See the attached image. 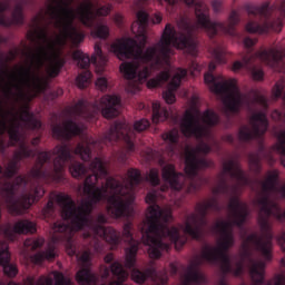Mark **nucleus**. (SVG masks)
<instances>
[{"mask_svg":"<svg viewBox=\"0 0 285 285\" xmlns=\"http://www.w3.org/2000/svg\"><path fill=\"white\" fill-rule=\"evenodd\" d=\"M278 179L279 173L277 169L268 171L267 179L262 185L263 196L257 200L259 208L258 225L264 235L261 236L257 233H252L247 236L243 244L242 261L237 262L235 267H233L230 256L227 254L235 244L233 228L236 226L243 229L249 215L246 204L242 203L236 195L240 187L249 186L250 180L242 169L238 160L229 159L223 164V171L218 175V183L213 189V194L230 198L227 210L232 220L216 223L214 230L220 235L218 246L206 245L204 247L202 257L197 256L188 267L181 285H207V278L200 272L203 261L213 265H219L222 277L218 285H228L226 276L229 274L235 277H242L245 264L249 268L253 285H285L284 274H278L271 281L265 279V262H272L273 259L274 235L271 229L269 218L274 217L279 222H285V209H282L271 198L272 194L277 193L285 198V185L278 188ZM250 245L263 256L265 262L255 258ZM242 285L246 284L243 283Z\"/></svg>","mask_w":285,"mask_h":285,"instance_id":"nucleus-1","label":"nucleus"},{"mask_svg":"<svg viewBox=\"0 0 285 285\" xmlns=\"http://www.w3.org/2000/svg\"><path fill=\"white\" fill-rule=\"evenodd\" d=\"M73 0H48L47 14L49 24L42 27L45 20L43 10L31 19V30L27 37L30 41L38 43L36 52L27 53L30 58L29 67H20L18 73L12 72L8 76L6 82L9 62L13 61L19 51L10 50L8 56L0 51V86L7 99H21L24 96L26 88H36L38 92H45L48 82L39 76L40 69L48 62V75L52 79L60 75L66 59L56 51L57 45H65L70 40L73 46H78L85 39V33L75 26L77 14L81 23L91 29V36L95 38L107 39L109 28L106 24L97 22V17H106L111 11V6H102L96 11L91 1L83 2L77 12L70 8ZM26 0H19L16 3L11 17H7L4 11L10 10V0L0 1V26L11 27L21 26L24 22L23 8ZM7 42V39L0 36V43Z\"/></svg>","mask_w":285,"mask_h":285,"instance_id":"nucleus-2","label":"nucleus"},{"mask_svg":"<svg viewBox=\"0 0 285 285\" xmlns=\"http://www.w3.org/2000/svg\"><path fill=\"white\" fill-rule=\"evenodd\" d=\"M92 174L88 175L83 183V195L86 200L77 206L70 195L60 193L56 196V202L61 208V215L66 223H55L53 230L58 235L53 236L55 243L65 244L69 256H76L78 261L88 267L91 261V252L101 254L104 242L112 249L121 243L120 232L107 224V217L99 214L97 218H91L95 206L99 203H108V213L114 218L129 217L131 205L135 200V189L141 184V173L136 168L127 171V185L109 177L105 163L96 157L89 165Z\"/></svg>","mask_w":285,"mask_h":285,"instance_id":"nucleus-3","label":"nucleus"},{"mask_svg":"<svg viewBox=\"0 0 285 285\" xmlns=\"http://www.w3.org/2000/svg\"><path fill=\"white\" fill-rule=\"evenodd\" d=\"M27 130H40L41 121L35 118L33 114L26 107L20 115L14 109H7L3 100L0 99V155H4L9 146L19 144V148L14 151L13 158L6 166L4 170L0 165V175L4 181L0 184V199L8 212L13 216L22 215L36 202L40 200L45 195L41 185L33 186L30 193H26L29 179L26 176H18L10 181L20 169V161L29 157H37L36 165L30 170V176L35 181H43L45 184H61L65 180V168L69 165V171L76 179H83L88 169L83 164L75 160L77 155L82 161H90L91 148L89 144L79 142L75 150L68 144L58 145L52 151H37L31 149L26 140H21L20 130L22 124ZM1 219V208H0Z\"/></svg>","mask_w":285,"mask_h":285,"instance_id":"nucleus-4","label":"nucleus"},{"mask_svg":"<svg viewBox=\"0 0 285 285\" xmlns=\"http://www.w3.org/2000/svg\"><path fill=\"white\" fill-rule=\"evenodd\" d=\"M187 6L195 7L197 23L183 18L178 22L179 32L171 23H167L159 42L144 51L147 37L142 35V41L138 43L132 38H125L111 45V51L120 59H132L130 62H124L120 71L125 79L144 83L155 70L164 69L156 78L147 82L148 88H160L170 79V56L174 53L171 48L186 50L191 56H197V41L195 31L198 27L207 30L210 37L218 33L238 37L236 26L240 22V16L236 10L229 14L227 22H213L209 17V8L203 1L180 0Z\"/></svg>","mask_w":285,"mask_h":285,"instance_id":"nucleus-5","label":"nucleus"},{"mask_svg":"<svg viewBox=\"0 0 285 285\" xmlns=\"http://www.w3.org/2000/svg\"><path fill=\"white\" fill-rule=\"evenodd\" d=\"M157 191H149L146 196L148 207L147 228L141 229L142 244L148 248V254L151 259H159L163 252H169L171 244L176 249L186 245V239L181 238L177 227H169L173 216L171 213L165 212L157 204ZM169 239L171 244L165 243Z\"/></svg>","mask_w":285,"mask_h":285,"instance_id":"nucleus-6","label":"nucleus"},{"mask_svg":"<svg viewBox=\"0 0 285 285\" xmlns=\"http://www.w3.org/2000/svg\"><path fill=\"white\" fill-rule=\"evenodd\" d=\"M214 60L209 63V72L205 75V83L209 86L212 92L223 97V101L227 108L225 111L227 122L225 128L233 126L229 112L237 114L242 108H246L252 112L254 106L258 104L263 108H268V102L265 96L261 95L257 90H252L250 96H243L239 92L236 79L224 80L222 76L216 77L213 71L216 69V63H226V51L222 47L214 48L212 51Z\"/></svg>","mask_w":285,"mask_h":285,"instance_id":"nucleus-7","label":"nucleus"},{"mask_svg":"<svg viewBox=\"0 0 285 285\" xmlns=\"http://www.w3.org/2000/svg\"><path fill=\"white\" fill-rule=\"evenodd\" d=\"M120 98L115 95H105L99 104H95L92 110L89 102L80 99L76 105L66 109L69 117L62 125L57 124L52 127V134L56 139L70 141L72 137L82 135L83 127H80L76 121L83 119L85 121H92L95 119L96 110H101L105 119H114L119 115Z\"/></svg>","mask_w":285,"mask_h":285,"instance_id":"nucleus-8","label":"nucleus"},{"mask_svg":"<svg viewBox=\"0 0 285 285\" xmlns=\"http://www.w3.org/2000/svg\"><path fill=\"white\" fill-rule=\"evenodd\" d=\"M212 148L209 145L202 142L197 147H186L185 174L177 173L174 165H167L163 168V179L166 185L160 187L161 193L168 191L171 188L175 191H180L186 188L188 194H196L202 187V183L196 181L199 170L212 168L213 163L206 158H199L198 155H208Z\"/></svg>","mask_w":285,"mask_h":285,"instance_id":"nucleus-9","label":"nucleus"},{"mask_svg":"<svg viewBox=\"0 0 285 285\" xmlns=\"http://www.w3.org/2000/svg\"><path fill=\"white\" fill-rule=\"evenodd\" d=\"M250 126L244 125L240 127L238 137L240 141H252L253 139L258 141V150L249 154L248 161L250 170L259 175L262 173V159H267L269 164L275 161L272 150H268L264 144V135L267 132L269 126L267 115L264 111L253 114Z\"/></svg>","mask_w":285,"mask_h":285,"instance_id":"nucleus-10","label":"nucleus"},{"mask_svg":"<svg viewBox=\"0 0 285 285\" xmlns=\"http://www.w3.org/2000/svg\"><path fill=\"white\" fill-rule=\"evenodd\" d=\"M150 126L148 119L137 120L134 128L126 121H116L107 131L101 141L102 144H112V141H125V148L117 153L116 157L119 164H126L129 156L136 151V132H144Z\"/></svg>","mask_w":285,"mask_h":285,"instance_id":"nucleus-11","label":"nucleus"},{"mask_svg":"<svg viewBox=\"0 0 285 285\" xmlns=\"http://www.w3.org/2000/svg\"><path fill=\"white\" fill-rule=\"evenodd\" d=\"M131 229H132V223L127 222L124 225L122 238L125 239V243L129 244V247L126 248L125 265L128 269H131V279L138 285L145 284V282L149 278H151L153 281L159 279L158 285H167L168 283L167 273H165L164 276L160 277L154 267H149L145 272L135 267L136 257L139 249V242L134 238Z\"/></svg>","mask_w":285,"mask_h":285,"instance_id":"nucleus-12","label":"nucleus"},{"mask_svg":"<svg viewBox=\"0 0 285 285\" xmlns=\"http://www.w3.org/2000/svg\"><path fill=\"white\" fill-rule=\"evenodd\" d=\"M223 210L224 206L219 204L217 197H213L203 203H197L195 207L196 213L186 216L184 233L195 240H200L204 235V229L208 225V212L220 214Z\"/></svg>","mask_w":285,"mask_h":285,"instance_id":"nucleus-13","label":"nucleus"},{"mask_svg":"<svg viewBox=\"0 0 285 285\" xmlns=\"http://www.w3.org/2000/svg\"><path fill=\"white\" fill-rule=\"evenodd\" d=\"M204 124H200L198 117H196L190 110L185 112V116L180 124V129L185 137H196V139H204L210 132V128L214 126H218L220 118L219 116L212 109H207L204 115Z\"/></svg>","mask_w":285,"mask_h":285,"instance_id":"nucleus-14","label":"nucleus"},{"mask_svg":"<svg viewBox=\"0 0 285 285\" xmlns=\"http://www.w3.org/2000/svg\"><path fill=\"white\" fill-rule=\"evenodd\" d=\"M72 58L78 61V66L80 68L85 69V71H82L76 79L77 86L81 90H83V88H87L88 83H90L91 81L92 73L90 72V70H88L90 62L98 67L97 75H102L105 65L108 61L107 56H105L101 50L100 42H97L95 45V53L91 56V58L80 50H76L72 53Z\"/></svg>","mask_w":285,"mask_h":285,"instance_id":"nucleus-15","label":"nucleus"},{"mask_svg":"<svg viewBox=\"0 0 285 285\" xmlns=\"http://www.w3.org/2000/svg\"><path fill=\"white\" fill-rule=\"evenodd\" d=\"M276 7H272L269 2H265L261 7H247V13L249 17L264 20V23H259L257 20H250L246 24V30L250 33H267L271 30L281 31L283 22L278 19L276 22L271 21L272 12Z\"/></svg>","mask_w":285,"mask_h":285,"instance_id":"nucleus-16","label":"nucleus"},{"mask_svg":"<svg viewBox=\"0 0 285 285\" xmlns=\"http://www.w3.org/2000/svg\"><path fill=\"white\" fill-rule=\"evenodd\" d=\"M36 233V223L29 219H20L14 225L7 223L0 226V234L10 242H14L16 235H33Z\"/></svg>","mask_w":285,"mask_h":285,"instance_id":"nucleus-17","label":"nucleus"},{"mask_svg":"<svg viewBox=\"0 0 285 285\" xmlns=\"http://www.w3.org/2000/svg\"><path fill=\"white\" fill-rule=\"evenodd\" d=\"M0 266L7 277L14 278L18 275V267L11 263L9 246L4 240H0Z\"/></svg>","mask_w":285,"mask_h":285,"instance_id":"nucleus-18","label":"nucleus"},{"mask_svg":"<svg viewBox=\"0 0 285 285\" xmlns=\"http://www.w3.org/2000/svg\"><path fill=\"white\" fill-rule=\"evenodd\" d=\"M188 71L187 69L179 68L176 75L173 77L171 81L168 85V90L163 92V98L165 99L166 104L171 105L176 101V90H178L181 79L187 77Z\"/></svg>","mask_w":285,"mask_h":285,"instance_id":"nucleus-19","label":"nucleus"},{"mask_svg":"<svg viewBox=\"0 0 285 285\" xmlns=\"http://www.w3.org/2000/svg\"><path fill=\"white\" fill-rule=\"evenodd\" d=\"M56 282L51 277L40 276L37 282V285H72L70 279H67L62 273H57L55 275ZM29 285H35V279L28 277Z\"/></svg>","mask_w":285,"mask_h":285,"instance_id":"nucleus-20","label":"nucleus"},{"mask_svg":"<svg viewBox=\"0 0 285 285\" xmlns=\"http://www.w3.org/2000/svg\"><path fill=\"white\" fill-rule=\"evenodd\" d=\"M76 281L79 285H97L99 282V277L88 267H85L77 272Z\"/></svg>","mask_w":285,"mask_h":285,"instance_id":"nucleus-21","label":"nucleus"},{"mask_svg":"<svg viewBox=\"0 0 285 285\" xmlns=\"http://www.w3.org/2000/svg\"><path fill=\"white\" fill-rule=\"evenodd\" d=\"M170 117V111L166 107H161L158 101L153 102V121L159 124L166 121Z\"/></svg>","mask_w":285,"mask_h":285,"instance_id":"nucleus-22","label":"nucleus"},{"mask_svg":"<svg viewBox=\"0 0 285 285\" xmlns=\"http://www.w3.org/2000/svg\"><path fill=\"white\" fill-rule=\"evenodd\" d=\"M163 139L168 144L167 145L168 153L170 155H174L179 140V130L176 128L171 129L170 131L163 135Z\"/></svg>","mask_w":285,"mask_h":285,"instance_id":"nucleus-23","label":"nucleus"},{"mask_svg":"<svg viewBox=\"0 0 285 285\" xmlns=\"http://www.w3.org/2000/svg\"><path fill=\"white\" fill-rule=\"evenodd\" d=\"M56 258L55 246L50 245L47 250L38 252L31 256L32 262L36 265L42 264L45 261H53Z\"/></svg>","mask_w":285,"mask_h":285,"instance_id":"nucleus-24","label":"nucleus"},{"mask_svg":"<svg viewBox=\"0 0 285 285\" xmlns=\"http://www.w3.org/2000/svg\"><path fill=\"white\" fill-rule=\"evenodd\" d=\"M274 150L281 155L282 164L285 166V129L279 132Z\"/></svg>","mask_w":285,"mask_h":285,"instance_id":"nucleus-25","label":"nucleus"},{"mask_svg":"<svg viewBox=\"0 0 285 285\" xmlns=\"http://www.w3.org/2000/svg\"><path fill=\"white\" fill-rule=\"evenodd\" d=\"M149 23V16L145 11H139L137 13V24L139 26V30L145 32Z\"/></svg>","mask_w":285,"mask_h":285,"instance_id":"nucleus-26","label":"nucleus"},{"mask_svg":"<svg viewBox=\"0 0 285 285\" xmlns=\"http://www.w3.org/2000/svg\"><path fill=\"white\" fill-rule=\"evenodd\" d=\"M45 245L43 238L27 239L24 246L31 248L32 252L41 248Z\"/></svg>","mask_w":285,"mask_h":285,"instance_id":"nucleus-27","label":"nucleus"},{"mask_svg":"<svg viewBox=\"0 0 285 285\" xmlns=\"http://www.w3.org/2000/svg\"><path fill=\"white\" fill-rule=\"evenodd\" d=\"M147 179L153 187L159 186L160 185L159 170L156 168H151L147 176Z\"/></svg>","mask_w":285,"mask_h":285,"instance_id":"nucleus-28","label":"nucleus"},{"mask_svg":"<svg viewBox=\"0 0 285 285\" xmlns=\"http://www.w3.org/2000/svg\"><path fill=\"white\" fill-rule=\"evenodd\" d=\"M42 215L45 219H51L55 215V204L53 200H49L46 207L42 209Z\"/></svg>","mask_w":285,"mask_h":285,"instance_id":"nucleus-29","label":"nucleus"},{"mask_svg":"<svg viewBox=\"0 0 285 285\" xmlns=\"http://www.w3.org/2000/svg\"><path fill=\"white\" fill-rule=\"evenodd\" d=\"M96 86L99 90H101V92H106V90H108L109 88V83L107 78L105 77H99L96 81Z\"/></svg>","mask_w":285,"mask_h":285,"instance_id":"nucleus-30","label":"nucleus"},{"mask_svg":"<svg viewBox=\"0 0 285 285\" xmlns=\"http://www.w3.org/2000/svg\"><path fill=\"white\" fill-rule=\"evenodd\" d=\"M212 6H213V9L216 13L220 12L222 11V6H223V2L220 0H214L212 2Z\"/></svg>","mask_w":285,"mask_h":285,"instance_id":"nucleus-31","label":"nucleus"},{"mask_svg":"<svg viewBox=\"0 0 285 285\" xmlns=\"http://www.w3.org/2000/svg\"><path fill=\"white\" fill-rule=\"evenodd\" d=\"M277 242L282 248V250L285 253V233H283L278 238Z\"/></svg>","mask_w":285,"mask_h":285,"instance_id":"nucleus-32","label":"nucleus"},{"mask_svg":"<svg viewBox=\"0 0 285 285\" xmlns=\"http://www.w3.org/2000/svg\"><path fill=\"white\" fill-rule=\"evenodd\" d=\"M272 118L275 119V121H279V119H282V112L278 110H274L272 114Z\"/></svg>","mask_w":285,"mask_h":285,"instance_id":"nucleus-33","label":"nucleus"},{"mask_svg":"<svg viewBox=\"0 0 285 285\" xmlns=\"http://www.w3.org/2000/svg\"><path fill=\"white\" fill-rule=\"evenodd\" d=\"M115 22H116L119 27H121L122 23H124V18H122V16L116 14V16H115Z\"/></svg>","mask_w":285,"mask_h":285,"instance_id":"nucleus-34","label":"nucleus"},{"mask_svg":"<svg viewBox=\"0 0 285 285\" xmlns=\"http://www.w3.org/2000/svg\"><path fill=\"white\" fill-rule=\"evenodd\" d=\"M114 262V255L111 253L107 254L105 256V263L106 264H111Z\"/></svg>","mask_w":285,"mask_h":285,"instance_id":"nucleus-35","label":"nucleus"},{"mask_svg":"<svg viewBox=\"0 0 285 285\" xmlns=\"http://www.w3.org/2000/svg\"><path fill=\"white\" fill-rule=\"evenodd\" d=\"M170 272L174 276L178 273V267L174 263L170 264Z\"/></svg>","mask_w":285,"mask_h":285,"instance_id":"nucleus-36","label":"nucleus"},{"mask_svg":"<svg viewBox=\"0 0 285 285\" xmlns=\"http://www.w3.org/2000/svg\"><path fill=\"white\" fill-rule=\"evenodd\" d=\"M153 21L154 23H160L163 21V17L160 14H155Z\"/></svg>","mask_w":285,"mask_h":285,"instance_id":"nucleus-37","label":"nucleus"},{"mask_svg":"<svg viewBox=\"0 0 285 285\" xmlns=\"http://www.w3.org/2000/svg\"><path fill=\"white\" fill-rule=\"evenodd\" d=\"M40 142V137H36L31 140V145L32 146H38V144Z\"/></svg>","mask_w":285,"mask_h":285,"instance_id":"nucleus-38","label":"nucleus"},{"mask_svg":"<svg viewBox=\"0 0 285 285\" xmlns=\"http://www.w3.org/2000/svg\"><path fill=\"white\" fill-rule=\"evenodd\" d=\"M169 6L174 7L177 4L178 0H165Z\"/></svg>","mask_w":285,"mask_h":285,"instance_id":"nucleus-39","label":"nucleus"},{"mask_svg":"<svg viewBox=\"0 0 285 285\" xmlns=\"http://www.w3.org/2000/svg\"><path fill=\"white\" fill-rule=\"evenodd\" d=\"M226 139H227V141H228L229 144H234V141H235V138H234V136H232V135H228V136L226 137Z\"/></svg>","mask_w":285,"mask_h":285,"instance_id":"nucleus-40","label":"nucleus"},{"mask_svg":"<svg viewBox=\"0 0 285 285\" xmlns=\"http://www.w3.org/2000/svg\"><path fill=\"white\" fill-rule=\"evenodd\" d=\"M279 9L285 13V0H284L283 3L281 4Z\"/></svg>","mask_w":285,"mask_h":285,"instance_id":"nucleus-41","label":"nucleus"},{"mask_svg":"<svg viewBox=\"0 0 285 285\" xmlns=\"http://www.w3.org/2000/svg\"><path fill=\"white\" fill-rule=\"evenodd\" d=\"M282 266H284V267H285V257H284V258H282Z\"/></svg>","mask_w":285,"mask_h":285,"instance_id":"nucleus-42","label":"nucleus"},{"mask_svg":"<svg viewBox=\"0 0 285 285\" xmlns=\"http://www.w3.org/2000/svg\"><path fill=\"white\" fill-rule=\"evenodd\" d=\"M8 285H18V284L11 281L8 283Z\"/></svg>","mask_w":285,"mask_h":285,"instance_id":"nucleus-43","label":"nucleus"},{"mask_svg":"<svg viewBox=\"0 0 285 285\" xmlns=\"http://www.w3.org/2000/svg\"><path fill=\"white\" fill-rule=\"evenodd\" d=\"M195 70H199V66L198 65H195Z\"/></svg>","mask_w":285,"mask_h":285,"instance_id":"nucleus-44","label":"nucleus"},{"mask_svg":"<svg viewBox=\"0 0 285 285\" xmlns=\"http://www.w3.org/2000/svg\"><path fill=\"white\" fill-rule=\"evenodd\" d=\"M132 88H134V90H136V88H137L136 83L132 85Z\"/></svg>","mask_w":285,"mask_h":285,"instance_id":"nucleus-45","label":"nucleus"},{"mask_svg":"<svg viewBox=\"0 0 285 285\" xmlns=\"http://www.w3.org/2000/svg\"><path fill=\"white\" fill-rule=\"evenodd\" d=\"M134 28H135V23L132 24V30H134Z\"/></svg>","mask_w":285,"mask_h":285,"instance_id":"nucleus-46","label":"nucleus"},{"mask_svg":"<svg viewBox=\"0 0 285 285\" xmlns=\"http://www.w3.org/2000/svg\"><path fill=\"white\" fill-rule=\"evenodd\" d=\"M101 285H105V284H101Z\"/></svg>","mask_w":285,"mask_h":285,"instance_id":"nucleus-47","label":"nucleus"}]
</instances>
